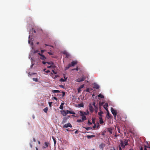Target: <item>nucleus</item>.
Returning a JSON list of instances; mask_svg holds the SVG:
<instances>
[{"label":"nucleus","instance_id":"1","mask_svg":"<svg viewBox=\"0 0 150 150\" xmlns=\"http://www.w3.org/2000/svg\"><path fill=\"white\" fill-rule=\"evenodd\" d=\"M120 145H119V150H122L121 147L122 148H124L128 144V140L127 139H124L123 140H120Z\"/></svg>","mask_w":150,"mask_h":150},{"label":"nucleus","instance_id":"2","mask_svg":"<svg viewBox=\"0 0 150 150\" xmlns=\"http://www.w3.org/2000/svg\"><path fill=\"white\" fill-rule=\"evenodd\" d=\"M86 79V77L85 76H84L83 75L80 78H78L77 79L76 81V82H80L81 81H84Z\"/></svg>","mask_w":150,"mask_h":150},{"label":"nucleus","instance_id":"3","mask_svg":"<svg viewBox=\"0 0 150 150\" xmlns=\"http://www.w3.org/2000/svg\"><path fill=\"white\" fill-rule=\"evenodd\" d=\"M89 109L90 111L91 112H93L94 111V108H93L92 105L91 104L89 105Z\"/></svg>","mask_w":150,"mask_h":150},{"label":"nucleus","instance_id":"4","mask_svg":"<svg viewBox=\"0 0 150 150\" xmlns=\"http://www.w3.org/2000/svg\"><path fill=\"white\" fill-rule=\"evenodd\" d=\"M68 127H72V125L70 123H69L67 124H65L63 127V128H67Z\"/></svg>","mask_w":150,"mask_h":150},{"label":"nucleus","instance_id":"5","mask_svg":"<svg viewBox=\"0 0 150 150\" xmlns=\"http://www.w3.org/2000/svg\"><path fill=\"white\" fill-rule=\"evenodd\" d=\"M63 54L65 55L66 57L67 58H68L70 57V55L66 51H64L63 52Z\"/></svg>","mask_w":150,"mask_h":150},{"label":"nucleus","instance_id":"6","mask_svg":"<svg viewBox=\"0 0 150 150\" xmlns=\"http://www.w3.org/2000/svg\"><path fill=\"white\" fill-rule=\"evenodd\" d=\"M93 88L96 89H98L99 88V85L96 83H94L93 84Z\"/></svg>","mask_w":150,"mask_h":150},{"label":"nucleus","instance_id":"7","mask_svg":"<svg viewBox=\"0 0 150 150\" xmlns=\"http://www.w3.org/2000/svg\"><path fill=\"white\" fill-rule=\"evenodd\" d=\"M111 111L113 115L117 114V111L114 109L113 108H111Z\"/></svg>","mask_w":150,"mask_h":150},{"label":"nucleus","instance_id":"8","mask_svg":"<svg viewBox=\"0 0 150 150\" xmlns=\"http://www.w3.org/2000/svg\"><path fill=\"white\" fill-rule=\"evenodd\" d=\"M45 145L43 147V149H45L48 147V146L50 145V143L48 142H45Z\"/></svg>","mask_w":150,"mask_h":150},{"label":"nucleus","instance_id":"9","mask_svg":"<svg viewBox=\"0 0 150 150\" xmlns=\"http://www.w3.org/2000/svg\"><path fill=\"white\" fill-rule=\"evenodd\" d=\"M108 104L107 103H106L103 105L104 108L105 109V110L108 112V109L107 107H108Z\"/></svg>","mask_w":150,"mask_h":150},{"label":"nucleus","instance_id":"10","mask_svg":"<svg viewBox=\"0 0 150 150\" xmlns=\"http://www.w3.org/2000/svg\"><path fill=\"white\" fill-rule=\"evenodd\" d=\"M64 79H63V78H61L59 80V81L61 82H64L66 81L67 79V77H66L65 76H64Z\"/></svg>","mask_w":150,"mask_h":150},{"label":"nucleus","instance_id":"11","mask_svg":"<svg viewBox=\"0 0 150 150\" xmlns=\"http://www.w3.org/2000/svg\"><path fill=\"white\" fill-rule=\"evenodd\" d=\"M40 58L41 59L44 61L46 59V58L43 54L41 55Z\"/></svg>","mask_w":150,"mask_h":150},{"label":"nucleus","instance_id":"12","mask_svg":"<svg viewBox=\"0 0 150 150\" xmlns=\"http://www.w3.org/2000/svg\"><path fill=\"white\" fill-rule=\"evenodd\" d=\"M107 117L108 119H109L111 118L112 117V116L111 115L109 114L108 112V113L107 114Z\"/></svg>","mask_w":150,"mask_h":150},{"label":"nucleus","instance_id":"13","mask_svg":"<svg viewBox=\"0 0 150 150\" xmlns=\"http://www.w3.org/2000/svg\"><path fill=\"white\" fill-rule=\"evenodd\" d=\"M67 114L68 113L73 114H75V113L73 111H69V110H67Z\"/></svg>","mask_w":150,"mask_h":150},{"label":"nucleus","instance_id":"14","mask_svg":"<svg viewBox=\"0 0 150 150\" xmlns=\"http://www.w3.org/2000/svg\"><path fill=\"white\" fill-rule=\"evenodd\" d=\"M77 64V62L74 61L71 62V66H74L75 65Z\"/></svg>","mask_w":150,"mask_h":150},{"label":"nucleus","instance_id":"15","mask_svg":"<svg viewBox=\"0 0 150 150\" xmlns=\"http://www.w3.org/2000/svg\"><path fill=\"white\" fill-rule=\"evenodd\" d=\"M67 120V118L66 117H64L62 122V124H63L65 123Z\"/></svg>","mask_w":150,"mask_h":150},{"label":"nucleus","instance_id":"16","mask_svg":"<svg viewBox=\"0 0 150 150\" xmlns=\"http://www.w3.org/2000/svg\"><path fill=\"white\" fill-rule=\"evenodd\" d=\"M108 131L109 132L110 134H111L112 133V128H108Z\"/></svg>","mask_w":150,"mask_h":150},{"label":"nucleus","instance_id":"17","mask_svg":"<svg viewBox=\"0 0 150 150\" xmlns=\"http://www.w3.org/2000/svg\"><path fill=\"white\" fill-rule=\"evenodd\" d=\"M92 105H93L95 109L96 110H97L98 109V107L95 105V102H93L92 103Z\"/></svg>","mask_w":150,"mask_h":150},{"label":"nucleus","instance_id":"18","mask_svg":"<svg viewBox=\"0 0 150 150\" xmlns=\"http://www.w3.org/2000/svg\"><path fill=\"white\" fill-rule=\"evenodd\" d=\"M62 114L63 116H66L67 114V111H63L62 112Z\"/></svg>","mask_w":150,"mask_h":150},{"label":"nucleus","instance_id":"19","mask_svg":"<svg viewBox=\"0 0 150 150\" xmlns=\"http://www.w3.org/2000/svg\"><path fill=\"white\" fill-rule=\"evenodd\" d=\"M95 137L94 135H87L86 137L88 139H91L92 138Z\"/></svg>","mask_w":150,"mask_h":150},{"label":"nucleus","instance_id":"20","mask_svg":"<svg viewBox=\"0 0 150 150\" xmlns=\"http://www.w3.org/2000/svg\"><path fill=\"white\" fill-rule=\"evenodd\" d=\"M80 115L81 116L84 115V114L86 115V113L85 112H84L83 111H80Z\"/></svg>","mask_w":150,"mask_h":150},{"label":"nucleus","instance_id":"21","mask_svg":"<svg viewBox=\"0 0 150 150\" xmlns=\"http://www.w3.org/2000/svg\"><path fill=\"white\" fill-rule=\"evenodd\" d=\"M71 67V64H68L67 66L65 68V70H67L68 69H69L70 67Z\"/></svg>","mask_w":150,"mask_h":150},{"label":"nucleus","instance_id":"22","mask_svg":"<svg viewBox=\"0 0 150 150\" xmlns=\"http://www.w3.org/2000/svg\"><path fill=\"white\" fill-rule=\"evenodd\" d=\"M100 119V124H102L104 122L102 119V117H99Z\"/></svg>","mask_w":150,"mask_h":150},{"label":"nucleus","instance_id":"23","mask_svg":"<svg viewBox=\"0 0 150 150\" xmlns=\"http://www.w3.org/2000/svg\"><path fill=\"white\" fill-rule=\"evenodd\" d=\"M82 120L84 121L86 120V117L84 115L82 116Z\"/></svg>","mask_w":150,"mask_h":150},{"label":"nucleus","instance_id":"24","mask_svg":"<svg viewBox=\"0 0 150 150\" xmlns=\"http://www.w3.org/2000/svg\"><path fill=\"white\" fill-rule=\"evenodd\" d=\"M64 104V103H62L61 105H60V107H59V108L61 110H63V106Z\"/></svg>","mask_w":150,"mask_h":150},{"label":"nucleus","instance_id":"25","mask_svg":"<svg viewBox=\"0 0 150 150\" xmlns=\"http://www.w3.org/2000/svg\"><path fill=\"white\" fill-rule=\"evenodd\" d=\"M52 92L53 93H60V91L58 90H53L52 91Z\"/></svg>","mask_w":150,"mask_h":150},{"label":"nucleus","instance_id":"26","mask_svg":"<svg viewBox=\"0 0 150 150\" xmlns=\"http://www.w3.org/2000/svg\"><path fill=\"white\" fill-rule=\"evenodd\" d=\"M98 97L99 98H104V96L101 94H100L99 95H98Z\"/></svg>","mask_w":150,"mask_h":150},{"label":"nucleus","instance_id":"27","mask_svg":"<svg viewBox=\"0 0 150 150\" xmlns=\"http://www.w3.org/2000/svg\"><path fill=\"white\" fill-rule=\"evenodd\" d=\"M48 109V108L47 107L45 108L43 110L45 112L47 113V112Z\"/></svg>","mask_w":150,"mask_h":150},{"label":"nucleus","instance_id":"28","mask_svg":"<svg viewBox=\"0 0 150 150\" xmlns=\"http://www.w3.org/2000/svg\"><path fill=\"white\" fill-rule=\"evenodd\" d=\"M103 112L102 111H100L98 112V115L100 116V117H102V114H103Z\"/></svg>","mask_w":150,"mask_h":150},{"label":"nucleus","instance_id":"29","mask_svg":"<svg viewBox=\"0 0 150 150\" xmlns=\"http://www.w3.org/2000/svg\"><path fill=\"white\" fill-rule=\"evenodd\" d=\"M79 106L81 107H83L84 106V105L82 103H81L80 104H79Z\"/></svg>","mask_w":150,"mask_h":150},{"label":"nucleus","instance_id":"30","mask_svg":"<svg viewBox=\"0 0 150 150\" xmlns=\"http://www.w3.org/2000/svg\"><path fill=\"white\" fill-rule=\"evenodd\" d=\"M86 130H88L89 129H92V128L91 127H84Z\"/></svg>","mask_w":150,"mask_h":150},{"label":"nucleus","instance_id":"31","mask_svg":"<svg viewBox=\"0 0 150 150\" xmlns=\"http://www.w3.org/2000/svg\"><path fill=\"white\" fill-rule=\"evenodd\" d=\"M52 138L54 141V144H55L56 143V141L54 137H52Z\"/></svg>","mask_w":150,"mask_h":150},{"label":"nucleus","instance_id":"32","mask_svg":"<svg viewBox=\"0 0 150 150\" xmlns=\"http://www.w3.org/2000/svg\"><path fill=\"white\" fill-rule=\"evenodd\" d=\"M78 69H79L78 67H77L76 68L72 69V70L73 71V70H76V71H78Z\"/></svg>","mask_w":150,"mask_h":150},{"label":"nucleus","instance_id":"33","mask_svg":"<svg viewBox=\"0 0 150 150\" xmlns=\"http://www.w3.org/2000/svg\"><path fill=\"white\" fill-rule=\"evenodd\" d=\"M47 64H52L53 65L54 64L53 62H47Z\"/></svg>","mask_w":150,"mask_h":150},{"label":"nucleus","instance_id":"34","mask_svg":"<svg viewBox=\"0 0 150 150\" xmlns=\"http://www.w3.org/2000/svg\"><path fill=\"white\" fill-rule=\"evenodd\" d=\"M33 80L34 81H35V82H37L38 81V79L37 78H33Z\"/></svg>","mask_w":150,"mask_h":150},{"label":"nucleus","instance_id":"35","mask_svg":"<svg viewBox=\"0 0 150 150\" xmlns=\"http://www.w3.org/2000/svg\"><path fill=\"white\" fill-rule=\"evenodd\" d=\"M83 121H82V120H81V119L78 120H77V122H82Z\"/></svg>","mask_w":150,"mask_h":150},{"label":"nucleus","instance_id":"36","mask_svg":"<svg viewBox=\"0 0 150 150\" xmlns=\"http://www.w3.org/2000/svg\"><path fill=\"white\" fill-rule=\"evenodd\" d=\"M84 84H83V85H82L80 86L79 87V88L81 89V88H83L84 87Z\"/></svg>","mask_w":150,"mask_h":150},{"label":"nucleus","instance_id":"37","mask_svg":"<svg viewBox=\"0 0 150 150\" xmlns=\"http://www.w3.org/2000/svg\"><path fill=\"white\" fill-rule=\"evenodd\" d=\"M90 89L89 88H87L86 90V91L87 92H90Z\"/></svg>","mask_w":150,"mask_h":150},{"label":"nucleus","instance_id":"38","mask_svg":"<svg viewBox=\"0 0 150 150\" xmlns=\"http://www.w3.org/2000/svg\"><path fill=\"white\" fill-rule=\"evenodd\" d=\"M88 125H91L92 124L91 122H90L88 120Z\"/></svg>","mask_w":150,"mask_h":150},{"label":"nucleus","instance_id":"39","mask_svg":"<svg viewBox=\"0 0 150 150\" xmlns=\"http://www.w3.org/2000/svg\"><path fill=\"white\" fill-rule=\"evenodd\" d=\"M52 102H49V105L50 107H51V105H52Z\"/></svg>","mask_w":150,"mask_h":150},{"label":"nucleus","instance_id":"40","mask_svg":"<svg viewBox=\"0 0 150 150\" xmlns=\"http://www.w3.org/2000/svg\"><path fill=\"white\" fill-rule=\"evenodd\" d=\"M52 71L53 73L55 74H57V72L56 71H55L54 70H52Z\"/></svg>","mask_w":150,"mask_h":150},{"label":"nucleus","instance_id":"41","mask_svg":"<svg viewBox=\"0 0 150 150\" xmlns=\"http://www.w3.org/2000/svg\"><path fill=\"white\" fill-rule=\"evenodd\" d=\"M92 123L94 124H95V120L93 119H92Z\"/></svg>","mask_w":150,"mask_h":150},{"label":"nucleus","instance_id":"42","mask_svg":"<svg viewBox=\"0 0 150 150\" xmlns=\"http://www.w3.org/2000/svg\"><path fill=\"white\" fill-rule=\"evenodd\" d=\"M62 97H63L65 95V92H64L62 91Z\"/></svg>","mask_w":150,"mask_h":150},{"label":"nucleus","instance_id":"43","mask_svg":"<svg viewBox=\"0 0 150 150\" xmlns=\"http://www.w3.org/2000/svg\"><path fill=\"white\" fill-rule=\"evenodd\" d=\"M117 114L113 115L114 117V118L115 119V118H116V116H117Z\"/></svg>","mask_w":150,"mask_h":150},{"label":"nucleus","instance_id":"44","mask_svg":"<svg viewBox=\"0 0 150 150\" xmlns=\"http://www.w3.org/2000/svg\"><path fill=\"white\" fill-rule=\"evenodd\" d=\"M32 143V141H31V143H30V147H31V148H32V147H33L32 145V144H31Z\"/></svg>","mask_w":150,"mask_h":150},{"label":"nucleus","instance_id":"45","mask_svg":"<svg viewBox=\"0 0 150 150\" xmlns=\"http://www.w3.org/2000/svg\"><path fill=\"white\" fill-rule=\"evenodd\" d=\"M46 50H41V53L42 54L44 52H45V51Z\"/></svg>","mask_w":150,"mask_h":150},{"label":"nucleus","instance_id":"46","mask_svg":"<svg viewBox=\"0 0 150 150\" xmlns=\"http://www.w3.org/2000/svg\"><path fill=\"white\" fill-rule=\"evenodd\" d=\"M81 91V89L79 88L78 89V91L79 93Z\"/></svg>","mask_w":150,"mask_h":150},{"label":"nucleus","instance_id":"47","mask_svg":"<svg viewBox=\"0 0 150 150\" xmlns=\"http://www.w3.org/2000/svg\"><path fill=\"white\" fill-rule=\"evenodd\" d=\"M53 99H55V100H56V101H57V99L55 97H54L53 98Z\"/></svg>","mask_w":150,"mask_h":150},{"label":"nucleus","instance_id":"48","mask_svg":"<svg viewBox=\"0 0 150 150\" xmlns=\"http://www.w3.org/2000/svg\"><path fill=\"white\" fill-rule=\"evenodd\" d=\"M47 62L44 61L42 62V63L44 64H45L46 63H47Z\"/></svg>","mask_w":150,"mask_h":150},{"label":"nucleus","instance_id":"49","mask_svg":"<svg viewBox=\"0 0 150 150\" xmlns=\"http://www.w3.org/2000/svg\"><path fill=\"white\" fill-rule=\"evenodd\" d=\"M59 86L60 87H61V88H63L64 87V86L62 85H59Z\"/></svg>","mask_w":150,"mask_h":150},{"label":"nucleus","instance_id":"50","mask_svg":"<svg viewBox=\"0 0 150 150\" xmlns=\"http://www.w3.org/2000/svg\"><path fill=\"white\" fill-rule=\"evenodd\" d=\"M96 127V125H95L93 127V129H95Z\"/></svg>","mask_w":150,"mask_h":150},{"label":"nucleus","instance_id":"51","mask_svg":"<svg viewBox=\"0 0 150 150\" xmlns=\"http://www.w3.org/2000/svg\"><path fill=\"white\" fill-rule=\"evenodd\" d=\"M48 53L50 55H52V53L50 52H48Z\"/></svg>","mask_w":150,"mask_h":150},{"label":"nucleus","instance_id":"52","mask_svg":"<svg viewBox=\"0 0 150 150\" xmlns=\"http://www.w3.org/2000/svg\"><path fill=\"white\" fill-rule=\"evenodd\" d=\"M140 150H143V148L142 146L141 147L140 149Z\"/></svg>","mask_w":150,"mask_h":150},{"label":"nucleus","instance_id":"53","mask_svg":"<svg viewBox=\"0 0 150 150\" xmlns=\"http://www.w3.org/2000/svg\"><path fill=\"white\" fill-rule=\"evenodd\" d=\"M45 72L47 73H48L50 72V71L49 70H47L46 71H45Z\"/></svg>","mask_w":150,"mask_h":150},{"label":"nucleus","instance_id":"54","mask_svg":"<svg viewBox=\"0 0 150 150\" xmlns=\"http://www.w3.org/2000/svg\"><path fill=\"white\" fill-rule=\"evenodd\" d=\"M146 147L147 146H145V148L144 150H147V149L146 148V147Z\"/></svg>","mask_w":150,"mask_h":150},{"label":"nucleus","instance_id":"55","mask_svg":"<svg viewBox=\"0 0 150 150\" xmlns=\"http://www.w3.org/2000/svg\"><path fill=\"white\" fill-rule=\"evenodd\" d=\"M33 141L35 142H36V140L34 138H33Z\"/></svg>","mask_w":150,"mask_h":150},{"label":"nucleus","instance_id":"56","mask_svg":"<svg viewBox=\"0 0 150 150\" xmlns=\"http://www.w3.org/2000/svg\"><path fill=\"white\" fill-rule=\"evenodd\" d=\"M38 54L40 56H41V55H42V54H40V53H38Z\"/></svg>","mask_w":150,"mask_h":150},{"label":"nucleus","instance_id":"57","mask_svg":"<svg viewBox=\"0 0 150 150\" xmlns=\"http://www.w3.org/2000/svg\"><path fill=\"white\" fill-rule=\"evenodd\" d=\"M52 67V66L51 65V66H49L47 67L48 68H50Z\"/></svg>","mask_w":150,"mask_h":150},{"label":"nucleus","instance_id":"58","mask_svg":"<svg viewBox=\"0 0 150 150\" xmlns=\"http://www.w3.org/2000/svg\"><path fill=\"white\" fill-rule=\"evenodd\" d=\"M75 133L76 134L78 133V131L77 130H76L75 132Z\"/></svg>","mask_w":150,"mask_h":150},{"label":"nucleus","instance_id":"59","mask_svg":"<svg viewBox=\"0 0 150 150\" xmlns=\"http://www.w3.org/2000/svg\"><path fill=\"white\" fill-rule=\"evenodd\" d=\"M38 142L39 144H40V141H38Z\"/></svg>","mask_w":150,"mask_h":150},{"label":"nucleus","instance_id":"60","mask_svg":"<svg viewBox=\"0 0 150 150\" xmlns=\"http://www.w3.org/2000/svg\"><path fill=\"white\" fill-rule=\"evenodd\" d=\"M33 32H34V33H36V31H35V30H33Z\"/></svg>","mask_w":150,"mask_h":150},{"label":"nucleus","instance_id":"61","mask_svg":"<svg viewBox=\"0 0 150 150\" xmlns=\"http://www.w3.org/2000/svg\"><path fill=\"white\" fill-rule=\"evenodd\" d=\"M45 46H50L49 45H47V44H45Z\"/></svg>","mask_w":150,"mask_h":150},{"label":"nucleus","instance_id":"62","mask_svg":"<svg viewBox=\"0 0 150 150\" xmlns=\"http://www.w3.org/2000/svg\"><path fill=\"white\" fill-rule=\"evenodd\" d=\"M36 150H38V148L37 147H36L35 148Z\"/></svg>","mask_w":150,"mask_h":150},{"label":"nucleus","instance_id":"63","mask_svg":"<svg viewBox=\"0 0 150 150\" xmlns=\"http://www.w3.org/2000/svg\"><path fill=\"white\" fill-rule=\"evenodd\" d=\"M37 52H38V51L36 50V51H35L34 53H35Z\"/></svg>","mask_w":150,"mask_h":150},{"label":"nucleus","instance_id":"64","mask_svg":"<svg viewBox=\"0 0 150 150\" xmlns=\"http://www.w3.org/2000/svg\"><path fill=\"white\" fill-rule=\"evenodd\" d=\"M129 150H133V149H129Z\"/></svg>","mask_w":150,"mask_h":150}]
</instances>
